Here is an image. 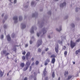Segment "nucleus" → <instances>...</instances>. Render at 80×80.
<instances>
[{
    "mask_svg": "<svg viewBox=\"0 0 80 80\" xmlns=\"http://www.w3.org/2000/svg\"><path fill=\"white\" fill-rule=\"evenodd\" d=\"M70 45L71 48H74L75 46L76 45V43L73 42L71 40L70 41Z\"/></svg>",
    "mask_w": 80,
    "mask_h": 80,
    "instance_id": "f257e3e1",
    "label": "nucleus"
},
{
    "mask_svg": "<svg viewBox=\"0 0 80 80\" xmlns=\"http://www.w3.org/2000/svg\"><path fill=\"white\" fill-rule=\"evenodd\" d=\"M42 44V39H41L38 40L37 42L38 47L41 45Z\"/></svg>",
    "mask_w": 80,
    "mask_h": 80,
    "instance_id": "f03ea898",
    "label": "nucleus"
},
{
    "mask_svg": "<svg viewBox=\"0 0 80 80\" xmlns=\"http://www.w3.org/2000/svg\"><path fill=\"white\" fill-rule=\"evenodd\" d=\"M50 61V59L48 58L45 61V63H44L45 65L46 66V65H47V64H48V63H49Z\"/></svg>",
    "mask_w": 80,
    "mask_h": 80,
    "instance_id": "7ed1b4c3",
    "label": "nucleus"
},
{
    "mask_svg": "<svg viewBox=\"0 0 80 80\" xmlns=\"http://www.w3.org/2000/svg\"><path fill=\"white\" fill-rule=\"evenodd\" d=\"M58 48H59L58 47V44L55 47V51L57 53H58Z\"/></svg>",
    "mask_w": 80,
    "mask_h": 80,
    "instance_id": "20e7f679",
    "label": "nucleus"
},
{
    "mask_svg": "<svg viewBox=\"0 0 80 80\" xmlns=\"http://www.w3.org/2000/svg\"><path fill=\"white\" fill-rule=\"evenodd\" d=\"M30 55V52H28L26 54V59L28 60V57Z\"/></svg>",
    "mask_w": 80,
    "mask_h": 80,
    "instance_id": "39448f33",
    "label": "nucleus"
},
{
    "mask_svg": "<svg viewBox=\"0 0 80 80\" xmlns=\"http://www.w3.org/2000/svg\"><path fill=\"white\" fill-rule=\"evenodd\" d=\"M13 20L15 21V23H17L18 20V17H14L13 18Z\"/></svg>",
    "mask_w": 80,
    "mask_h": 80,
    "instance_id": "423d86ee",
    "label": "nucleus"
},
{
    "mask_svg": "<svg viewBox=\"0 0 80 80\" xmlns=\"http://www.w3.org/2000/svg\"><path fill=\"white\" fill-rule=\"evenodd\" d=\"M55 58H52L51 60V63L53 64H54V63H55Z\"/></svg>",
    "mask_w": 80,
    "mask_h": 80,
    "instance_id": "0eeeda50",
    "label": "nucleus"
},
{
    "mask_svg": "<svg viewBox=\"0 0 80 80\" xmlns=\"http://www.w3.org/2000/svg\"><path fill=\"white\" fill-rule=\"evenodd\" d=\"M66 5V2H64L63 3L60 4V7H63L64 6Z\"/></svg>",
    "mask_w": 80,
    "mask_h": 80,
    "instance_id": "6e6552de",
    "label": "nucleus"
},
{
    "mask_svg": "<svg viewBox=\"0 0 80 80\" xmlns=\"http://www.w3.org/2000/svg\"><path fill=\"white\" fill-rule=\"evenodd\" d=\"M42 32L43 33V35H44L47 32V31H46V29L45 28H43L42 30Z\"/></svg>",
    "mask_w": 80,
    "mask_h": 80,
    "instance_id": "1a4fd4ad",
    "label": "nucleus"
},
{
    "mask_svg": "<svg viewBox=\"0 0 80 80\" xmlns=\"http://www.w3.org/2000/svg\"><path fill=\"white\" fill-rule=\"evenodd\" d=\"M8 41H10L11 40V38L10 37V35H8L7 36Z\"/></svg>",
    "mask_w": 80,
    "mask_h": 80,
    "instance_id": "9d476101",
    "label": "nucleus"
},
{
    "mask_svg": "<svg viewBox=\"0 0 80 80\" xmlns=\"http://www.w3.org/2000/svg\"><path fill=\"white\" fill-rule=\"evenodd\" d=\"M33 28H34L33 27H32L31 28V30L30 31L31 33H34V31H33Z\"/></svg>",
    "mask_w": 80,
    "mask_h": 80,
    "instance_id": "9b49d317",
    "label": "nucleus"
},
{
    "mask_svg": "<svg viewBox=\"0 0 80 80\" xmlns=\"http://www.w3.org/2000/svg\"><path fill=\"white\" fill-rule=\"evenodd\" d=\"M52 78H55V72H53L52 73Z\"/></svg>",
    "mask_w": 80,
    "mask_h": 80,
    "instance_id": "f8f14e48",
    "label": "nucleus"
},
{
    "mask_svg": "<svg viewBox=\"0 0 80 80\" xmlns=\"http://www.w3.org/2000/svg\"><path fill=\"white\" fill-rule=\"evenodd\" d=\"M26 65H27V66H29V65H30V62L29 61H28L26 63Z\"/></svg>",
    "mask_w": 80,
    "mask_h": 80,
    "instance_id": "ddd939ff",
    "label": "nucleus"
},
{
    "mask_svg": "<svg viewBox=\"0 0 80 80\" xmlns=\"http://www.w3.org/2000/svg\"><path fill=\"white\" fill-rule=\"evenodd\" d=\"M68 74V71H65V73H64V75L65 77H66Z\"/></svg>",
    "mask_w": 80,
    "mask_h": 80,
    "instance_id": "4468645a",
    "label": "nucleus"
},
{
    "mask_svg": "<svg viewBox=\"0 0 80 80\" xmlns=\"http://www.w3.org/2000/svg\"><path fill=\"white\" fill-rule=\"evenodd\" d=\"M3 72H2V71H0V77H2L3 76Z\"/></svg>",
    "mask_w": 80,
    "mask_h": 80,
    "instance_id": "2eb2a0df",
    "label": "nucleus"
},
{
    "mask_svg": "<svg viewBox=\"0 0 80 80\" xmlns=\"http://www.w3.org/2000/svg\"><path fill=\"white\" fill-rule=\"evenodd\" d=\"M21 25L22 27V28H25L26 27V25L25 24H21Z\"/></svg>",
    "mask_w": 80,
    "mask_h": 80,
    "instance_id": "dca6fc26",
    "label": "nucleus"
},
{
    "mask_svg": "<svg viewBox=\"0 0 80 80\" xmlns=\"http://www.w3.org/2000/svg\"><path fill=\"white\" fill-rule=\"evenodd\" d=\"M51 58H55L56 57V56H55L54 54L50 56Z\"/></svg>",
    "mask_w": 80,
    "mask_h": 80,
    "instance_id": "f3484780",
    "label": "nucleus"
},
{
    "mask_svg": "<svg viewBox=\"0 0 80 80\" xmlns=\"http://www.w3.org/2000/svg\"><path fill=\"white\" fill-rule=\"evenodd\" d=\"M45 73H47V71H46V68H44V70L43 72V73L44 75H45Z\"/></svg>",
    "mask_w": 80,
    "mask_h": 80,
    "instance_id": "a211bd4d",
    "label": "nucleus"
},
{
    "mask_svg": "<svg viewBox=\"0 0 80 80\" xmlns=\"http://www.w3.org/2000/svg\"><path fill=\"white\" fill-rule=\"evenodd\" d=\"M56 30H57V31H58V32H60V31L62 30V27H61L59 29H58V28H56Z\"/></svg>",
    "mask_w": 80,
    "mask_h": 80,
    "instance_id": "6ab92c4d",
    "label": "nucleus"
},
{
    "mask_svg": "<svg viewBox=\"0 0 80 80\" xmlns=\"http://www.w3.org/2000/svg\"><path fill=\"white\" fill-rule=\"evenodd\" d=\"M28 67H29L28 66H27V67H26V69L25 68H24L23 69V70L24 71H25V70H27V69H28Z\"/></svg>",
    "mask_w": 80,
    "mask_h": 80,
    "instance_id": "aec40b11",
    "label": "nucleus"
},
{
    "mask_svg": "<svg viewBox=\"0 0 80 80\" xmlns=\"http://www.w3.org/2000/svg\"><path fill=\"white\" fill-rule=\"evenodd\" d=\"M20 65L21 67H23L25 66V64L24 63H22L20 64Z\"/></svg>",
    "mask_w": 80,
    "mask_h": 80,
    "instance_id": "412c9836",
    "label": "nucleus"
},
{
    "mask_svg": "<svg viewBox=\"0 0 80 80\" xmlns=\"http://www.w3.org/2000/svg\"><path fill=\"white\" fill-rule=\"evenodd\" d=\"M23 60H25L26 57L25 56H23L22 58Z\"/></svg>",
    "mask_w": 80,
    "mask_h": 80,
    "instance_id": "4be33fe9",
    "label": "nucleus"
},
{
    "mask_svg": "<svg viewBox=\"0 0 80 80\" xmlns=\"http://www.w3.org/2000/svg\"><path fill=\"white\" fill-rule=\"evenodd\" d=\"M19 21H21V20H22V18L21 17V16H19Z\"/></svg>",
    "mask_w": 80,
    "mask_h": 80,
    "instance_id": "5701e85b",
    "label": "nucleus"
},
{
    "mask_svg": "<svg viewBox=\"0 0 80 80\" xmlns=\"http://www.w3.org/2000/svg\"><path fill=\"white\" fill-rule=\"evenodd\" d=\"M38 63H39V62L38 61H36L35 62V64L36 65H38Z\"/></svg>",
    "mask_w": 80,
    "mask_h": 80,
    "instance_id": "b1692460",
    "label": "nucleus"
},
{
    "mask_svg": "<svg viewBox=\"0 0 80 80\" xmlns=\"http://www.w3.org/2000/svg\"><path fill=\"white\" fill-rule=\"evenodd\" d=\"M72 77V76H68V80H69V79H70V78H71Z\"/></svg>",
    "mask_w": 80,
    "mask_h": 80,
    "instance_id": "393cba45",
    "label": "nucleus"
},
{
    "mask_svg": "<svg viewBox=\"0 0 80 80\" xmlns=\"http://www.w3.org/2000/svg\"><path fill=\"white\" fill-rule=\"evenodd\" d=\"M2 53L3 54H5V53H7V51L5 50L3 51H2Z\"/></svg>",
    "mask_w": 80,
    "mask_h": 80,
    "instance_id": "a878e982",
    "label": "nucleus"
},
{
    "mask_svg": "<svg viewBox=\"0 0 80 80\" xmlns=\"http://www.w3.org/2000/svg\"><path fill=\"white\" fill-rule=\"evenodd\" d=\"M26 53V52L25 51H23L22 53V55H25Z\"/></svg>",
    "mask_w": 80,
    "mask_h": 80,
    "instance_id": "bb28decb",
    "label": "nucleus"
},
{
    "mask_svg": "<svg viewBox=\"0 0 80 80\" xmlns=\"http://www.w3.org/2000/svg\"><path fill=\"white\" fill-rule=\"evenodd\" d=\"M79 53V52H78V50L76 51V55H77Z\"/></svg>",
    "mask_w": 80,
    "mask_h": 80,
    "instance_id": "cd10ccee",
    "label": "nucleus"
},
{
    "mask_svg": "<svg viewBox=\"0 0 80 80\" xmlns=\"http://www.w3.org/2000/svg\"><path fill=\"white\" fill-rule=\"evenodd\" d=\"M64 54L65 55H67V52L66 51H65Z\"/></svg>",
    "mask_w": 80,
    "mask_h": 80,
    "instance_id": "c85d7f7f",
    "label": "nucleus"
},
{
    "mask_svg": "<svg viewBox=\"0 0 80 80\" xmlns=\"http://www.w3.org/2000/svg\"><path fill=\"white\" fill-rule=\"evenodd\" d=\"M29 68H30L29 71L30 72V71L32 70V66H30Z\"/></svg>",
    "mask_w": 80,
    "mask_h": 80,
    "instance_id": "c756f323",
    "label": "nucleus"
},
{
    "mask_svg": "<svg viewBox=\"0 0 80 80\" xmlns=\"http://www.w3.org/2000/svg\"><path fill=\"white\" fill-rule=\"evenodd\" d=\"M9 54H10L8 52L5 54V56H7V55H9Z\"/></svg>",
    "mask_w": 80,
    "mask_h": 80,
    "instance_id": "7c9ffc66",
    "label": "nucleus"
},
{
    "mask_svg": "<svg viewBox=\"0 0 80 80\" xmlns=\"http://www.w3.org/2000/svg\"><path fill=\"white\" fill-rule=\"evenodd\" d=\"M72 27H75V25H74L73 23L72 24Z\"/></svg>",
    "mask_w": 80,
    "mask_h": 80,
    "instance_id": "2f4dec72",
    "label": "nucleus"
},
{
    "mask_svg": "<svg viewBox=\"0 0 80 80\" xmlns=\"http://www.w3.org/2000/svg\"><path fill=\"white\" fill-rule=\"evenodd\" d=\"M38 52H41V49L40 48H39L38 49Z\"/></svg>",
    "mask_w": 80,
    "mask_h": 80,
    "instance_id": "473e14b6",
    "label": "nucleus"
},
{
    "mask_svg": "<svg viewBox=\"0 0 80 80\" xmlns=\"http://www.w3.org/2000/svg\"><path fill=\"white\" fill-rule=\"evenodd\" d=\"M28 80L27 77H25L24 79V80Z\"/></svg>",
    "mask_w": 80,
    "mask_h": 80,
    "instance_id": "72a5a7b5",
    "label": "nucleus"
},
{
    "mask_svg": "<svg viewBox=\"0 0 80 80\" xmlns=\"http://www.w3.org/2000/svg\"><path fill=\"white\" fill-rule=\"evenodd\" d=\"M37 36H38V37H39V36H40V34L38 33H37Z\"/></svg>",
    "mask_w": 80,
    "mask_h": 80,
    "instance_id": "f704fd0d",
    "label": "nucleus"
},
{
    "mask_svg": "<svg viewBox=\"0 0 80 80\" xmlns=\"http://www.w3.org/2000/svg\"><path fill=\"white\" fill-rule=\"evenodd\" d=\"M31 4V5H33V4H34V2H32Z\"/></svg>",
    "mask_w": 80,
    "mask_h": 80,
    "instance_id": "c9c22d12",
    "label": "nucleus"
},
{
    "mask_svg": "<svg viewBox=\"0 0 80 80\" xmlns=\"http://www.w3.org/2000/svg\"><path fill=\"white\" fill-rule=\"evenodd\" d=\"M14 3H17V0H14Z\"/></svg>",
    "mask_w": 80,
    "mask_h": 80,
    "instance_id": "e433bc0d",
    "label": "nucleus"
},
{
    "mask_svg": "<svg viewBox=\"0 0 80 80\" xmlns=\"http://www.w3.org/2000/svg\"><path fill=\"white\" fill-rule=\"evenodd\" d=\"M4 28H7V26H6V25H4Z\"/></svg>",
    "mask_w": 80,
    "mask_h": 80,
    "instance_id": "4c0bfd02",
    "label": "nucleus"
},
{
    "mask_svg": "<svg viewBox=\"0 0 80 80\" xmlns=\"http://www.w3.org/2000/svg\"><path fill=\"white\" fill-rule=\"evenodd\" d=\"M45 50L46 51V52H47V51H48V48H46L45 49Z\"/></svg>",
    "mask_w": 80,
    "mask_h": 80,
    "instance_id": "58836bf2",
    "label": "nucleus"
},
{
    "mask_svg": "<svg viewBox=\"0 0 80 80\" xmlns=\"http://www.w3.org/2000/svg\"><path fill=\"white\" fill-rule=\"evenodd\" d=\"M80 41V39H78L77 40H76V42H78Z\"/></svg>",
    "mask_w": 80,
    "mask_h": 80,
    "instance_id": "ea45409f",
    "label": "nucleus"
},
{
    "mask_svg": "<svg viewBox=\"0 0 80 80\" xmlns=\"http://www.w3.org/2000/svg\"><path fill=\"white\" fill-rule=\"evenodd\" d=\"M1 38H3V35H2L1 36Z\"/></svg>",
    "mask_w": 80,
    "mask_h": 80,
    "instance_id": "a19ab883",
    "label": "nucleus"
},
{
    "mask_svg": "<svg viewBox=\"0 0 80 80\" xmlns=\"http://www.w3.org/2000/svg\"><path fill=\"white\" fill-rule=\"evenodd\" d=\"M28 45L27 44H26L25 45V47H28Z\"/></svg>",
    "mask_w": 80,
    "mask_h": 80,
    "instance_id": "79ce46f5",
    "label": "nucleus"
},
{
    "mask_svg": "<svg viewBox=\"0 0 80 80\" xmlns=\"http://www.w3.org/2000/svg\"><path fill=\"white\" fill-rule=\"evenodd\" d=\"M30 44H32V41H30Z\"/></svg>",
    "mask_w": 80,
    "mask_h": 80,
    "instance_id": "37998d69",
    "label": "nucleus"
},
{
    "mask_svg": "<svg viewBox=\"0 0 80 80\" xmlns=\"http://www.w3.org/2000/svg\"><path fill=\"white\" fill-rule=\"evenodd\" d=\"M33 60H34V58H31V60H32V61H33Z\"/></svg>",
    "mask_w": 80,
    "mask_h": 80,
    "instance_id": "c03bdc74",
    "label": "nucleus"
},
{
    "mask_svg": "<svg viewBox=\"0 0 80 80\" xmlns=\"http://www.w3.org/2000/svg\"><path fill=\"white\" fill-rule=\"evenodd\" d=\"M34 65H35V63L34 62H33L32 64V66Z\"/></svg>",
    "mask_w": 80,
    "mask_h": 80,
    "instance_id": "a18cd8bd",
    "label": "nucleus"
},
{
    "mask_svg": "<svg viewBox=\"0 0 80 80\" xmlns=\"http://www.w3.org/2000/svg\"><path fill=\"white\" fill-rule=\"evenodd\" d=\"M3 16H4V14H2V17H3Z\"/></svg>",
    "mask_w": 80,
    "mask_h": 80,
    "instance_id": "49530a36",
    "label": "nucleus"
},
{
    "mask_svg": "<svg viewBox=\"0 0 80 80\" xmlns=\"http://www.w3.org/2000/svg\"><path fill=\"white\" fill-rule=\"evenodd\" d=\"M72 63H73V64L74 65H75V62H72Z\"/></svg>",
    "mask_w": 80,
    "mask_h": 80,
    "instance_id": "de8ad7c7",
    "label": "nucleus"
},
{
    "mask_svg": "<svg viewBox=\"0 0 80 80\" xmlns=\"http://www.w3.org/2000/svg\"><path fill=\"white\" fill-rule=\"evenodd\" d=\"M45 80H48V77H47L45 78Z\"/></svg>",
    "mask_w": 80,
    "mask_h": 80,
    "instance_id": "09e8293b",
    "label": "nucleus"
},
{
    "mask_svg": "<svg viewBox=\"0 0 80 80\" xmlns=\"http://www.w3.org/2000/svg\"><path fill=\"white\" fill-rule=\"evenodd\" d=\"M7 59H8H8H9V58H8V56L7 57Z\"/></svg>",
    "mask_w": 80,
    "mask_h": 80,
    "instance_id": "8fccbe9b",
    "label": "nucleus"
},
{
    "mask_svg": "<svg viewBox=\"0 0 80 80\" xmlns=\"http://www.w3.org/2000/svg\"><path fill=\"white\" fill-rule=\"evenodd\" d=\"M5 19H7V17H5Z\"/></svg>",
    "mask_w": 80,
    "mask_h": 80,
    "instance_id": "3c124183",
    "label": "nucleus"
},
{
    "mask_svg": "<svg viewBox=\"0 0 80 80\" xmlns=\"http://www.w3.org/2000/svg\"><path fill=\"white\" fill-rule=\"evenodd\" d=\"M33 74L34 75H36V73L34 72Z\"/></svg>",
    "mask_w": 80,
    "mask_h": 80,
    "instance_id": "603ef678",
    "label": "nucleus"
},
{
    "mask_svg": "<svg viewBox=\"0 0 80 80\" xmlns=\"http://www.w3.org/2000/svg\"><path fill=\"white\" fill-rule=\"evenodd\" d=\"M37 80V78H34V80Z\"/></svg>",
    "mask_w": 80,
    "mask_h": 80,
    "instance_id": "864d4df0",
    "label": "nucleus"
},
{
    "mask_svg": "<svg viewBox=\"0 0 80 80\" xmlns=\"http://www.w3.org/2000/svg\"><path fill=\"white\" fill-rule=\"evenodd\" d=\"M48 38H50V36H48Z\"/></svg>",
    "mask_w": 80,
    "mask_h": 80,
    "instance_id": "5fc2aeb1",
    "label": "nucleus"
},
{
    "mask_svg": "<svg viewBox=\"0 0 80 80\" xmlns=\"http://www.w3.org/2000/svg\"><path fill=\"white\" fill-rule=\"evenodd\" d=\"M78 52H80V49H79L78 50Z\"/></svg>",
    "mask_w": 80,
    "mask_h": 80,
    "instance_id": "6e6d98bb",
    "label": "nucleus"
},
{
    "mask_svg": "<svg viewBox=\"0 0 80 80\" xmlns=\"http://www.w3.org/2000/svg\"><path fill=\"white\" fill-rule=\"evenodd\" d=\"M77 9H78V8H76V12H77Z\"/></svg>",
    "mask_w": 80,
    "mask_h": 80,
    "instance_id": "4d7b16f0",
    "label": "nucleus"
},
{
    "mask_svg": "<svg viewBox=\"0 0 80 80\" xmlns=\"http://www.w3.org/2000/svg\"><path fill=\"white\" fill-rule=\"evenodd\" d=\"M58 80H60V78L59 77L58 78Z\"/></svg>",
    "mask_w": 80,
    "mask_h": 80,
    "instance_id": "13d9d810",
    "label": "nucleus"
},
{
    "mask_svg": "<svg viewBox=\"0 0 80 80\" xmlns=\"http://www.w3.org/2000/svg\"><path fill=\"white\" fill-rule=\"evenodd\" d=\"M43 53H45V52H42V54H43Z\"/></svg>",
    "mask_w": 80,
    "mask_h": 80,
    "instance_id": "bf43d9fd",
    "label": "nucleus"
},
{
    "mask_svg": "<svg viewBox=\"0 0 80 80\" xmlns=\"http://www.w3.org/2000/svg\"><path fill=\"white\" fill-rule=\"evenodd\" d=\"M77 75V76H79V75L78 74H78H77V75Z\"/></svg>",
    "mask_w": 80,
    "mask_h": 80,
    "instance_id": "052dcab7",
    "label": "nucleus"
},
{
    "mask_svg": "<svg viewBox=\"0 0 80 80\" xmlns=\"http://www.w3.org/2000/svg\"><path fill=\"white\" fill-rule=\"evenodd\" d=\"M9 1L10 2H11L12 0H9Z\"/></svg>",
    "mask_w": 80,
    "mask_h": 80,
    "instance_id": "680f3d73",
    "label": "nucleus"
},
{
    "mask_svg": "<svg viewBox=\"0 0 80 80\" xmlns=\"http://www.w3.org/2000/svg\"><path fill=\"white\" fill-rule=\"evenodd\" d=\"M9 72H8V73H7V76H8V75H9Z\"/></svg>",
    "mask_w": 80,
    "mask_h": 80,
    "instance_id": "e2e57ef3",
    "label": "nucleus"
},
{
    "mask_svg": "<svg viewBox=\"0 0 80 80\" xmlns=\"http://www.w3.org/2000/svg\"><path fill=\"white\" fill-rule=\"evenodd\" d=\"M55 0V1H56V2H57V1H58V0Z\"/></svg>",
    "mask_w": 80,
    "mask_h": 80,
    "instance_id": "0e129e2a",
    "label": "nucleus"
},
{
    "mask_svg": "<svg viewBox=\"0 0 80 80\" xmlns=\"http://www.w3.org/2000/svg\"><path fill=\"white\" fill-rule=\"evenodd\" d=\"M64 47L65 48H66V46H64Z\"/></svg>",
    "mask_w": 80,
    "mask_h": 80,
    "instance_id": "69168bd1",
    "label": "nucleus"
},
{
    "mask_svg": "<svg viewBox=\"0 0 80 80\" xmlns=\"http://www.w3.org/2000/svg\"><path fill=\"white\" fill-rule=\"evenodd\" d=\"M50 12V13H51V14H52V12Z\"/></svg>",
    "mask_w": 80,
    "mask_h": 80,
    "instance_id": "338daca9",
    "label": "nucleus"
},
{
    "mask_svg": "<svg viewBox=\"0 0 80 80\" xmlns=\"http://www.w3.org/2000/svg\"><path fill=\"white\" fill-rule=\"evenodd\" d=\"M10 72H11V71H10L9 72V73H10Z\"/></svg>",
    "mask_w": 80,
    "mask_h": 80,
    "instance_id": "774afa93",
    "label": "nucleus"
}]
</instances>
